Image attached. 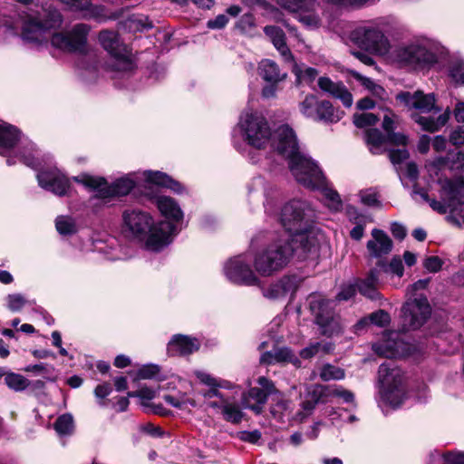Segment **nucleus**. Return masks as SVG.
Wrapping results in <instances>:
<instances>
[{
	"instance_id": "obj_1",
	"label": "nucleus",
	"mask_w": 464,
	"mask_h": 464,
	"mask_svg": "<svg viewBox=\"0 0 464 464\" xmlns=\"http://www.w3.org/2000/svg\"><path fill=\"white\" fill-rule=\"evenodd\" d=\"M123 233L134 239L146 238V247L160 251L169 243V237L176 233L177 227L172 222L163 220L153 225L151 216L141 210L128 209L122 214Z\"/></svg>"
},
{
	"instance_id": "obj_2",
	"label": "nucleus",
	"mask_w": 464,
	"mask_h": 464,
	"mask_svg": "<svg viewBox=\"0 0 464 464\" xmlns=\"http://www.w3.org/2000/svg\"><path fill=\"white\" fill-rule=\"evenodd\" d=\"M401 322L399 330L387 331L383 334V348H401L411 346L408 342V333L420 329L431 314V307L426 297L407 301L401 308ZM411 348V347H408Z\"/></svg>"
},
{
	"instance_id": "obj_3",
	"label": "nucleus",
	"mask_w": 464,
	"mask_h": 464,
	"mask_svg": "<svg viewBox=\"0 0 464 464\" xmlns=\"http://www.w3.org/2000/svg\"><path fill=\"white\" fill-rule=\"evenodd\" d=\"M272 147L288 160L289 169L292 175L303 182H308L309 179L304 176L301 169L303 167H309V162L305 155L298 150L296 136L292 128L288 125L279 126L271 137Z\"/></svg>"
},
{
	"instance_id": "obj_4",
	"label": "nucleus",
	"mask_w": 464,
	"mask_h": 464,
	"mask_svg": "<svg viewBox=\"0 0 464 464\" xmlns=\"http://www.w3.org/2000/svg\"><path fill=\"white\" fill-rule=\"evenodd\" d=\"M295 251L298 249L289 244V238L280 237L256 255L255 269L262 276H270L287 266Z\"/></svg>"
},
{
	"instance_id": "obj_5",
	"label": "nucleus",
	"mask_w": 464,
	"mask_h": 464,
	"mask_svg": "<svg viewBox=\"0 0 464 464\" xmlns=\"http://www.w3.org/2000/svg\"><path fill=\"white\" fill-rule=\"evenodd\" d=\"M441 201L431 199L427 201L430 207L440 214L456 212L464 206V176L440 179Z\"/></svg>"
},
{
	"instance_id": "obj_6",
	"label": "nucleus",
	"mask_w": 464,
	"mask_h": 464,
	"mask_svg": "<svg viewBox=\"0 0 464 464\" xmlns=\"http://www.w3.org/2000/svg\"><path fill=\"white\" fill-rule=\"evenodd\" d=\"M73 179L76 182L95 190V195L92 199H101L105 203L110 202L113 198L128 195L135 187L134 180L129 177L118 179L111 184H108L104 178L93 177L87 174H82Z\"/></svg>"
},
{
	"instance_id": "obj_7",
	"label": "nucleus",
	"mask_w": 464,
	"mask_h": 464,
	"mask_svg": "<svg viewBox=\"0 0 464 464\" xmlns=\"http://www.w3.org/2000/svg\"><path fill=\"white\" fill-rule=\"evenodd\" d=\"M378 374L383 401L393 408L400 406L404 398V377L401 369L393 366L392 362H383L379 367Z\"/></svg>"
},
{
	"instance_id": "obj_8",
	"label": "nucleus",
	"mask_w": 464,
	"mask_h": 464,
	"mask_svg": "<svg viewBox=\"0 0 464 464\" xmlns=\"http://www.w3.org/2000/svg\"><path fill=\"white\" fill-rule=\"evenodd\" d=\"M238 125L244 140L254 148H264L272 137L266 119L258 112H246Z\"/></svg>"
},
{
	"instance_id": "obj_9",
	"label": "nucleus",
	"mask_w": 464,
	"mask_h": 464,
	"mask_svg": "<svg viewBox=\"0 0 464 464\" xmlns=\"http://www.w3.org/2000/svg\"><path fill=\"white\" fill-rule=\"evenodd\" d=\"M313 217L314 211L308 202L295 199L283 206L279 220L285 231L291 235L295 232L304 231Z\"/></svg>"
},
{
	"instance_id": "obj_10",
	"label": "nucleus",
	"mask_w": 464,
	"mask_h": 464,
	"mask_svg": "<svg viewBox=\"0 0 464 464\" xmlns=\"http://www.w3.org/2000/svg\"><path fill=\"white\" fill-rule=\"evenodd\" d=\"M392 55L394 61L401 66L413 69L430 67L437 63L436 54L424 44L418 43L399 46Z\"/></svg>"
},
{
	"instance_id": "obj_11",
	"label": "nucleus",
	"mask_w": 464,
	"mask_h": 464,
	"mask_svg": "<svg viewBox=\"0 0 464 464\" xmlns=\"http://www.w3.org/2000/svg\"><path fill=\"white\" fill-rule=\"evenodd\" d=\"M89 31V25L77 24L67 32L53 34L51 37V44L53 47L65 53H82L87 48Z\"/></svg>"
},
{
	"instance_id": "obj_12",
	"label": "nucleus",
	"mask_w": 464,
	"mask_h": 464,
	"mask_svg": "<svg viewBox=\"0 0 464 464\" xmlns=\"http://www.w3.org/2000/svg\"><path fill=\"white\" fill-rule=\"evenodd\" d=\"M309 308L314 315L320 334L331 337L341 331L339 322L334 318L331 302L319 295H311L308 298Z\"/></svg>"
},
{
	"instance_id": "obj_13",
	"label": "nucleus",
	"mask_w": 464,
	"mask_h": 464,
	"mask_svg": "<svg viewBox=\"0 0 464 464\" xmlns=\"http://www.w3.org/2000/svg\"><path fill=\"white\" fill-rule=\"evenodd\" d=\"M350 39L358 47L372 53L384 54L390 47L383 33L374 27H358L351 32Z\"/></svg>"
},
{
	"instance_id": "obj_14",
	"label": "nucleus",
	"mask_w": 464,
	"mask_h": 464,
	"mask_svg": "<svg viewBox=\"0 0 464 464\" xmlns=\"http://www.w3.org/2000/svg\"><path fill=\"white\" fill-rule=\"evenodd\" d=\"M99 41L102 46L121 64V70L130 71L133 68V63L130 58V52L127 45L123 44L118 33L104 30L99 34Z\"/></svg>"
},
{
	"instance_id": "obj_15",
	"label": "nucleus",
	"mask_w": 464,
	"mask_h": 464,
	"mask_svg": "<svg viewBox=\"0 0 464 464\" xmlns=\"http://www.w3.org/2000/svg\"><path fill=\"white\" fill-rule=\"evenodd\" d=\"M224 270L227 277L236 284L258 285L260 283L244 256H237L228 260Z\"/></svg>"
},
{
	"instance_id": "obj_16",
	"label": "nucleus",
	"mask_w": 464,
	"mask_h": 464,
	"mask_svg": "<svg viewBox=\"0 0 464 464\" xmlns=\"http://www.w3.org/2000/svg\"><path fill=\"white\" fill-rule=\"evenodd\" d=\"M48 29L41 23L39 17L34 15H27L22 21L21 38L22 40L33 46L41 47L47 45Z\"/></svg>"
},
{
	"instance_id": "obj_17",
	"label": "nucleus",
	"mask_w": 464,
	"mask_h": 464,
	"mask_svg": "<svg viewBox=\"0 0 464 464\" xmlns=\"http://www.w3.org/2000/svg\"><path fill=\"white\" fill-rule=\"evenodd\" d=\"M37 179L40 187L60 197L66 195L70 188L68 179L58 173L42 171L37 174Z\"/></svg>"
},
{
	"instance_id": "obj_18",
	"label": "nucleus",
	"mask_w": 464,
	"mask_h": 464,
	"mask_svg": "<svg viewBox=\"0 0 464 464\" xmlns=\"http://www.w3.org/2000/svg\"><path fill=\"white\" fill-rule=\"evenodd\" d=\"M372 237V239L369 240L366 245L371 256L380 258L391 253L393 243L383 230L373 228Z\"/></svg>"
},
{
	"instance_id": "obj_19",
	"label": "nucleus",
	"mask_w": 464,
	"mask_h": 464,
	"mask_svg": "<svg viewBox=\"0 0 464 464\" xmlns=\"http://www.w3.org/2000/svg\"><path fill=\"white\" fill-rule=\"evenodd\" d=\"M318 86L323 92L339 99L345 107L350 108L352 106L353 95L341 82H334L328 77H320Z\"/></svg>"
},
{
	"instance_id": "obj_20",
	"label": "nucleus",
	"mask_w": 464,
	"mask_h": 464,
	"mask_svg": "<svg viewBox=\"0 0 464 464\" xmlns=\"http://www.w3.org/2000/svg\"><path fill=\"white\" fill-rule=\"evenodd\" d=\"M286 238H289V244L298 249V251L294 252V256L295 255L300 259H305L309 254L317 251L315 239L310 237L304 231L295 232L288 235Z\"/></svg>"
},
{
	"instance_id": "obj_21",
	"label": "nucleus",
	"mask_w": 464,
	"mask_h": 464,
	"mask_svg": "<svg viewBox=\"0 0 464 464\" xmlns=\"http://www.w3.org/2000/svg\"><path fill=\"white\" fill-rule=\"evenodd\" d=\"M265 34L271 40L275 48L280 53L285 62L294 61L292 52L286 44V38L284 31L276 25H266Z\"/></svg>"
},
{
	"instance_id": "obj_22",
	"label": "nucleus",
	"mask_w": 464,
	"mask_h": 464,
	"mask_svg": "<svg viewBox=\"0 0 464 464\" xmlns=\"http://www.w3.org/2000/svg\"><path fill=\"white\" fill-rule=\"evenodd\" d=\"M305 159L309 162V167H303L301 172L304 176L309 179L308 182H303L297 179L295 175H293L296 181L304 187L315 189L316 187H322L325 181V177L322 172L319 166L309 157L305 155Z\"/></svg>"
},
{
	"instance_id": "obj_23",
	"label": "nucleus",
	"mask_w": 464,
	"mask_h": 464,
	"mask_svg": "<svg viewBox=\"0 0 464 464\" xmlns=\"http://www.w3.org/2000/svg\"><path fill=\"white\" fill-rule=\"evenodd\" d=\"M258 73L267 82L276 84L286 78L287 73L282 72L278 64L270 59H263L258 64Z\"/></svg>"
},
{
	"instance_id": "obj_24",
	"label": "nucleus",
	"mask_w": 464,
	"mask_h": 464,
	"mask_svg": "<svg viewBox=\"0 0 464 464\" xmlns=\"http://www.w3.org/2000/svg\"><path fill=\"white\" fill-rule=\"evenodd\" d=\"M267 401L266 392L257 387H254L248 390L247 392L242 395V405L246 409H250L256 414H259L264 405Z\"/></svg>"
},
{
	"instance_id": "obj_25",
	"label": "nucleus",
	"mask_w": 464,
	"mask_h": 464,
	"mask_svg": "<svg viewBox=\"0 0 464 464\" xmlns=\"http://www.w3.org/2000/svg\"><path fill=\"white\" fill-rule=\"evenodd\" d=\"M261 361L267 364L272 363H292L296 367L301 366L300 360L292 353V350H270L265 353Z\"/></svg>"
},
{
	"instance_id": "obj_26",
	"label": "nucleus",
	"mask_w": 464,
	"mask_h": 464,
	"mask_svg": "<svg viewBox=\"0 0 464 464\" xmlns=\"http://www.w3.org/2000/svg\"><path fill=\"white\" fill-rule=\"evenodd\" d=\"M344 112L335 109L329 101H320L314 120L325 123H336L343 116Z\"/></svg>"
},
{
	"instance_id": "obj_27",
	"label": "nucleus",
	"mask_w": 464,
	"mask_h": 464,
	"mask_svg": "<svg viewBox=\"0 0 464 464\" xmlns=\"http://www.w3.org/2000/svg\"><path fill=\"white\" fill-rule=\"evenodd\" d=\"M412 119L421 127L423 130L429 132H436L448 122L450 119V110L448 108L446 111L440 114L437 119L432 117L420 116L419 114H413Z\"/></svg>"
},
{
	"instance_id": "obj_28",
	"label": "nucleus",
	"mask_w": 464,
	"mask_h": 464,
	"mask_svg": "<svg viewBox=\"0 0 464 464\" xmlns=\"http://www.w3.org/2000/svg\"><path fill=\"white\" fill-rule=\"evenodd\" d=\"M379 274L377 268H372L368 276L358 283V289L362 295L372 300L379 297L380 294L377 291Z\"/></svg>"
},
{
	"instance_id": "obj_29",
	"label": "nucleus",
	"mask_w": 464,
	"mask_h": 464,
	"mask_svg": "<svg viewBox=\"0 0 464 464\" xmlns=\"http://www.w3.org/2000/svg\"><path fill=\"white\" fill-rule=\"evenodd\" d=\"M158 208L160 213L168 219L179 221L183 218V213L174 199L169 197H160L158 198ZM171 222L170 220H168Z\"/></svg>"
},
{
	"instance_id": "obj_30",
	"label": "nucleus",
	"mask_w": 464,
	"mask_h": 464,
	"mask_svg": "<svg viewBox=\"0 0 464 464\" xmlns=\"http://www.w3.org/2000/svg\"><path fill=\"white\" fill-rule=\"evenodd\" d=\"M20 140V131L14 126L0 124V150H10Z\"/></svg>"
},
{
	"instance_id": "obj_31",
	"label": "nucleus",
	"mask_w": 464,
	"mask_h": 464,
	"mask_svg": "<svg viewBox=\"0 0 464 464\" xmlns=\"http://www.w3.org/2000/svg\"><path fill=\"white\" fill-rule=\"evenodd\" d=\"M147 179L156 185L168 188L177 193L182 191V186L179 182L172 179L167 174L160 171H148Z\"/></svg>"
},
{
	"instance_id": "obj_32",
	"label": "nucleus",
	"mask_w": 464,
	"mask_h": 464,
	"mask_svg": "<svg viewBox=\"0 0 464 464\" xmlns=\"http://www.w3.org/2000/svg\"><path fill=\"white\" fill-rule=\"evenodd\" d=\"M365 140L372 154H382L385 151L383 145L387 142V139L378 129L367 130L365 132Z\"/></svg>"
},
{
	"instance_id": "obj_33",
	"label": "nucleus",
	"mask_w": 464,
	"mask_h": 464,
	"mask_svg": "<svg viewBox=\"0 0 464 464\" xmlns=\"http://www.w3.org/2000/svg\"><path fill=\"white\" fill-rule=\"evenodd\" d=\"M39 17L41 23L49 30L62 23V15L60 12L52 5L43 6V14L34 15Z\"/></svg>"
},
{
	"instance_id": "obj_34",
	"label": "nucleus",
	"mask_w": 464,
	"mask_h": 464,
	"mask_svg": "<svg viewBox=\"0 0 464 464\" xmlns=\"http://www.w3.org/2000/svg\"><path fill=\"white\" fill-rule=\"evenodd\" d=\"M222 416L225 420L237 424L241 422L243 412L237 403L230 401L228 399L222 400Z\"/></svg>"
},
{
	"instance_id": "obj_35",
	"label": "nucleus",
	"mask_w": 464,
	"mask_h": 464,
	"mask_svg": "<svg viewBox=\"0 0 464 464\" xmlns=\"http://www.w3.org/2000/svg\"><path fill=\"white\" fill-rule=\"evenodd\" d=\"M315 189H318L322 192L324 198L325 205L333 211H339L342 208L343 203L340 198L337 191L334 190L327 184V180L325 179L324 183L322 187H316Z\"/></svg>"
},
{
	"instance_id": "obj_36",
	"label": "nucleus",
	"mask_w": 464,
	"mask_h": 464,
	"mask_svg": "<svg viewBox=\"0 0 464 464\" xmlns=\"http://www.w3.org/2000/svg\"><path fill=\"white\" fill-rule=\"evenodd\" d=\"M436 99L433 93L424 94L420 91H417V99L414 104V109L420 110L423 112H430L434 111L440 112V108L435 106Z\"/></svg>"
},
{
	"instance_id": "obj_37",
	"label": "nucleus",
	"mask_w": 464,
	"mask_h": 464,
	"mask_svg": "<svg viewBox=\"0 0 464 464\" xmlns=\"http://www.w3.org/2000/svg\"><path fill=\"white\" fill-rule=\"evenodd\" d=\"M305 396L314 403H326L329 401V386L312 384L306 388Z\"/></svg>"
},
{
	"instance_id": "obj_38",
	"label": "nucleus",
	"mask_w": 464,
	"mask_h": 464,
	"mask_svg": "<svg viewBox=\"0 0 464 464\" xmlns=\"http://www.w3.org/2000/svg\"><path fill=\"white\" fill-rule=\"evenodd\" d=\"M175 348H199L203 343L198 339L184 334H175L169 342Z\"/></svg>"
},
{
	"instance_id": "obj_39",
	"label": "nucleus",
	"mask_w": 464,
	"mask_h": 464,
	"mask_svg": "<svg viewBox=\"0 0 464 464\" xmlns=\"http://www.w3.org/2000/svg\"><path fill=\"white\" fill-rule=\"evenodd\" d=\"M314 6L315 5L310 8H303V10L298 11L300 12L297 15L298 21L310 29L317 28L320 25V18L314 11Z\"/></svg>"
},
{
	"instance_id": "obj_40",
	"label": "nucleus",
	"mask_w": 464,
	"mask_h": 464,
	"mask_svg": "<svg viewBox=\"0 0 464 464\" xmlns=\"http://www.w3.org/2000/svg\"><path fill=\"white\" fill-rule=\"evenodd\" d=\"M57 231L63 236L72 235L77 232L75 220L68 216H59L55 220Z\"/></svg>"
},
{
	"instance_id": "obj_41",
	"label": "nucleus",
	"mask_w": 464,
	"mask_h": 464,
	"mask_svg": "<svg viewBox=\"0 0 464 464\" xmlns=\"http://www.w3.org/2000/svg\"><path fill=\"white\" fill-rule=\"evenodd\" d=\"M320 101L314 94H308L299 104L300 111L307 118L313 119L316 114Z\"/></svg>"
},
{
	"instance_id": "obj_42",
	"label": "nucleus",
	"mask_w": 464,
	"mask_h": 464,
	"mask_svg": "<svg viewBox=\"0 0 464 464\" xmlns=\"http://www.w3.org/2000/svg\"><path fill=\"white\" fill-rule=\"evenodd\" d=\"M377 266L382 268L385 273H392L399 277H401L404 273V266L399 256H394L388 265L384 261L379 260Z\"/></svg>"
},
{
	"instance_id": "obj_43",
	"label": "nucleus",
	"mask_w": 464,
	"mask_h": 464,
	"mask_svg": "<svg viewBox=\"0 0 464 464\" xmlns=\"http://www.w3.org/2000/svg\"><path fill=\"white\" fill-rule=\"evenodd\" d=\"M277 4L289 12L297 13L303 8H310L315 5V0H276Z\"/></svg>"
},
{
	"instance_id": "obj_44",
	"label": "nucleus",
	"mask_w": 464,
	"mask_h": 464,
	"mask_svg": "<svg viewBox=\"0 0 464 464\" xmlns=\"http://www.w3.org/2000/svg\"><path fill=\"white\" fill-rule=\"evenodd\" d=\"M5 384L15 392H21L26 389L29 385V381L23 375L10 372L5 377Z\"/></svg>"
},
{
	"instance_id": "obj_45",
	"label": "nucleus",
	"mask_w": 464,
	"mask_h": 464,
	"mask_svg": "<svg viewBox=\"0 0 464 464\" xmlns=\"http://www.w3.org/2000/svg\"><path fill=\"white\" fill-rule=\"evenodd\" d=\"M282 291L286 296L287 295H293L300 285L301 279L297 276H284L279 280Z\"/></svg>"
},
{
	"instance_id": "obj_46",
	"label": "nucleus",
	"mask_w": 464,
	"mask_h": 464,
	"mask_svg": "<svg viewBox=\"0 0 464 464\" xmlns=\"http://www.w3.org/2000/svg\"><path fill=\"white\" fill-rule=\"evenodd\" d=\"M448 157V167L450 170L454 171H464V151L450 150L447 153Z\"/></svg>"
},
{
	"instance_id": "obj_47",
	"label": "nucleus",
	"mask_w": 464,
	"mask_h": 464,
	"mask_svg": "<svg viewBox=\"0 0 464 464\" xmlns=\"http://www.w3.org/2000/svg\"><path fill=\"white\" fill-rule=\"evenodd\" d=\"M449 75L455 83L464 84V61H452L449 66Z\"/></svg>"
},
{
	"instance_id": "obj_48",
	"label": "nucleus",
	"mask_w": 464,
	"mask_h": 464,
	"mask_svg": "<svg viewBox=\"0 0 464 464\" xmlns=\"http://www.w3.org/2000/svg\"><path fill=\"white\" fill-rule=\"evenodd\" d=\"M379 118L372 112L355 113L353 115V124L357 128H366L375 125Z\"/></svg>"
},
{
	"instance_id": "obj_49",
	"label": "nucleus",
	"mask_w": 464,
	"mask_h": 464,
	"mask_svg": "<svg viewBox=\"0 0 464 464\" xmlns=\"http://www.w3.org/2000/svg\"><path fill=\"white\" fill-rule=\"evenodd\" d=\"M320 377L324 381L341 380L344 378V372L339 367L326 364L322 368Z\"/></svg>"
},
{
	"instance_id": "obj_50",
	"label": "nucleus",
	"mask_w": 464,
	"mask_h": 464,
	"mask_svg": "<svg viewBox=\"0 0 464 464\" xmlns=\"http://www.w3.org/2000/svg\"><path fill=\"white\" fill-rule=\"evenodd\" d=\"M55 430L59 434H69L73 429L72 417L70 414H63L60 416L54 422Z\"/></svg>"
},
{
	"instance_id": "obj_51",
	"label": "nucleus",
	"mask_w": 464,
	"mask_h": 464,
	"mask_svg": "<svg viewBox=\"0 0 464 464\" xmlns=\"http://www.w3.org/2000/svg\"><path fill=\"white\" fill-rule=\"evenodd\" d=\"M360 198L362 204L368 207H381L379 194L372 188L360 191Z\"/></svg>"
},
{
	"instance_id": "obj_52",
	"label": "nucleus",
	"mask_w": 464,
	"mask_h": 464,
	"mask_svg": "<svg viewBox=\"0 0 464 464\" xmlns=\"http://www.w3.org/2000/svg\"><path fill=\"white\" fill-rule=\"evenodd\" d=\"M341 398L344 402H353L354 395L352 392L345 390L342 387L329 386V401L332 398Z\"/></svg>"
},
{
	"instance_id": "obj_53",
	"label": "nucleus",
	"mask_w": 464,
	"mask_h": 464,
	"mask_svg": "<svg viewBox=\"0 0 464 464\" xmlns=\"http://www.w3.org/2000/svg\"><path fill=\"white\" fill-rule=\"evenodd\" d=\"M370 323L377 326H386L391 322L390 314L384 310H378L369 314Z\"/></svg>"
},
{
	"instance_id": "obj_54",
	"label": "nucleus",
	"mask_w": 464,
	"mask_h": 464,
	"mask_svg": "<svg viewBox=\"0 0 464 464\" xmlns=\"http://www.w3.org/2000/svg\"><path fill=\"white\" fill-rule=\"evenodd\" d=\"M443 263L440 257L430 256L423 260V267L430 273H437L441 269Z\"/></svg>"
},
{
	"instance_id": "obj_55",
	"label": "nucleus",
	"mask_w": 464,
	"mask_h": 464,
	"mask_svg": "<svg viewBox=\"0 0 464 464\" xmlns=\"http://www.w3.org/2000/svg\"><path fill=\"white\" fill-rule=\"evenodd\" d=\"M255 26V17L252 14H245L237 22L236 27L242 33L249 32Z\"/></svg>"
},
{
	"instance_id": "obj_56",
	"label": "nucleus",
	"mask_w": 464,
	"mask_h": 464,
	"mask_svg": "<svg viewBox=\"0 0 464 464\" xmlns=\"http://www.w3.org/2000/svg\"><path fill=\"white\" fill-rule=\"evenodd\" d=\"M25 304L24 297L20 294L7 295V306L13 312L20 311Z\"/></svg>"
},
{
	"instance_id": "obj_57",
	"label": "nucleus",
	"mask_w": 464,
	"mask_h": 464,
	"mask_svg": "<svg viewBox=\"0 0 464 464\" xmlns=\"http://www.w3.org/2000/svg\"><path fill=\"white\" fill-rule=\"evenodd\" d=\"M406 149L389 150L388 157L393 165H399L409 158Z\"/></svg>"
},
{
	"instance_id": "obj_58",
	"label": "nucleus",
	"mask_w": 464,
	"mask_h": 464,
	"mask_svg": "<svg viewBox=\"0 0 464 464\" xmlns=\"http://www.w3.org/2000/svg\"><path fill=\"white\" fill-rule=\"evenodd\" d=\"M130 27L135 30H146L152 28V23L149 21L148 17L140 16L136 17L132 16L129 19Z\"/></svg>"
},
{
	"instance_id": "obj_59",
	"label": "nucleus",
	"mask_w": 464,
	"mask_h": 464,
	"mask_svg": "<svg viewBox=\"0 0 464 464\" xmlns=\"http://www.w3.org/2000/svg\"><path fill=\"white\" fill-rule=\"evenodd\" d=\"M263 295L265 297L274 300L285 297L279 281L272 284L267 289L264 290Z\"/></svg>"
},
{
	"instance_id": "obj_60",
	"label": "nucleus",
	"mask_w": 464,
	"mask_h": 464,
	"mask_svg": "<svg viewBox=\"0 0 464 464\" xmlns=\"http://www.w3.org/2000/svg\"><path fill=\"white\" fill-rule=\"evenodd\" d=\"M356 79L360 81L362 85L370 90L373 94L381 95L384 89L379 84L375 83L372 79L362 75H357Z\"/></svg>"
},
{
	"instance_id": "obj_61",
	"label": "nucleus",
	"mask_w": 464,
	"mask_h": 464,
	"mask_svg": "<svg viewBox=\"0 0 464 464\" xmlns=\"http://www.w3.org/2000/svg\"><path fill=\"white\" fill-rule=\"evenodd\" d=\"M396 99L404 103L409 108H414L417 99V92L411 93L410 92H401L396 95Z\"/></svg>"
},
{
	"instance_id": "obj_62",
	"label": "nucleus",
	"mask_w": 464,
	"mask_h": 464,
	"mask_svg": "<svg viewBox=\"0 0 464 464\" xmlns=\"http://www.w3.org/2000/svg\"><path fill=\"white\" fill-rule=\"evenodd\" d=\"M257 383L260 385V389L266 392V396L268 397L270 394L276 393L277 391L272 381L266 377L261 376L257 379Z\"/></svg>"
},
{
	"instance_id": "obj_63",
	"label": "nucleus",
	"mask_w": 464,
	"mask_h": 464,
	"mask_svg": "<svg viewBox=\"0 0 464 464\" xmlns=\"http://www.w3.org/2000/svg\"><path fill=\"white\" fill-rule=\"evenodd\" d=\"M450 141L455 146H461L464 144V130L458 127L450 135Z\"/></svg>"
},
{
	"instance_id": "obj_64",
	"label": "nucleus",
	"mask_w": 464,
	"mask_h": 464,
	"mask_svg": "<svg viewBox=\"0 0 464 464\" xmlns=\"http://www.w3.org/2000/svg\"><path fill=\"white\" fill-rule=\"evenodd\" d=\"M443 457L446 464H464V453L448 452Z\"/></svg>"
}]
</instances>
